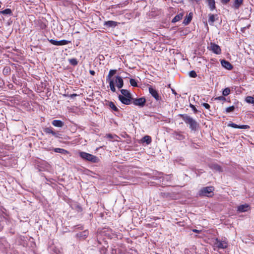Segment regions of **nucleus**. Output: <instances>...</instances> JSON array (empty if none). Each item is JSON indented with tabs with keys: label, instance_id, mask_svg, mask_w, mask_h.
Wrapping results in <instances>:
<instances>
[{
	"label": "nucleus",
	"instance_id": "obj_16",
	"mask_svg": "<svg viewBox=\"0 0 254 254\" xmlns=\"http://www.w3.org/2000/svg\"><path fill=\"white\" fill-rule=\"evenodd\" d=\"M117 25H118L117 22H116L114 21H112V20H109L107 21H105L104 24V26H106L108 27H112V28L115 27L116 26H117Z\"/></svg>",
	"mask_w": 254,
	"mask_h": 254
},
{
	"label": "nucleus",
	"instance_id": "obj_38",
	"mask_svg": "<svg viewBox=\"0 0 254 254\" xmlns=\"http://www.w3.org/2000/svg\"><path fill=\"white\" fill-rule=\"evenodd\" d=\"M129 82L131 86L134 87H136L137 86V82L135 79L131 78L130 79Z\"/></svg>",
	"mask_w": 254,
	"mask_h": 254
},
{
	"label": "nucleus",
	"instance_id": "obj_21",
	"mask_svg": "<svg viewBox=\"0 0 254 254\" xmlns=\"http://www.w3.org/2000/svg\"><path fill=\"white\" fill-rule=\"evenodd\" d=\"M117 70L116 69H111L109 71V72L108 73V75L107 77V81H110V80H114L113 79H111V77L116 73Z\"/></svg>",
	"mask_w": 254,
	"mask_h": 254
},
{
	"label": "nucleus",
	"instance_id": "obj_12",
	"mask_svg": "<svg viewBox=\"0 0 254 254\" xmlns=\"http://www.w3.org/2000/svg\"><path fill=\"white\" fill-rule=\"evenodd\" d=\"M229 127H231L233 128H240V129H249L250 128V126L248 125H238L235 123H230L228 125Z\"/></svg>",
	"mask_w": 254,
	"mask_h": 254
},
{
	"label": "nucleus",
	"instance_id": "obj_10",
	"mask_svg": "<svg viewBox=\"0 0 254 254\" xmlns=\"http://www.w3.org/2000/svg\"><path fill=\"white\" fill-rule=\"evenodd\" d=\"M250 206L248 204H242L238 206L237 211L239 212H245L250 209Z\"/></svg>",
	"mask_w": 254,
	"mask_h": 254
},
{
	"label": "nucleus",
	"instance_id": "obj_44",
	"mask_svg": "<svg viewBox=\"0 0 254 254\" xmlns=\"http://www.w3.org/2000/svg\"><path fill=\"white\" fill-rule=\"evenodd\" d=\"M89 72L92 75H94L95 74V72L94 70H90L89 71Z\"/></svg>",
	"mask_w": 254,
	"mask_h": 254
},
{
	"label": "nucleus",
	"instance_id": "obj_19",
	"mask_svg": "<svg viewBox=\"0 0 254 254\" xmlns=\"http://www.w3.org/2000/svg\"><path fill=\"white\" fill-rule=\"evenodd\" d=\"M52 124L54 126L59 127H62L64 125V123L62 121L57 120L53 121Z\"/></svg>",
	"mask_w": 254,
	"mask_h": 254
},
{
	"label": "nucleus",
	"instance_id": "obj_13",
	"mask_svg": "<svg viewBox=\"0 0 254 254\" xmlns=\"http://www.w3.org/2000/svg\"><path fill=\"white\" fill-rule=\"evenodd\" d=\"M115 82L118 88H121L124 85V81L121 76H116Z\"/></svg>",
	"mask_w": 254,
	"mask_h": 254
},
{
	"label": "nucleus",
	"instance_id": "obj_5",
	"mask_svg": "<svg viewBox=\"0 0 254 254\" xmlns=\"http://www.w3.org/2000/svg\"><path fill=\"white\" fill-rule=\"evenodd\" d=\"M49 42L53 45L56 46H63L65 45L70 43V41L66 40H62L60 41H57L54 39L49 40Z\"/></svg>",
	"mask_w": 254,
	"mask_h": 254
},
{
	"label": "nucleus",
	"instance_id": "obj_33",
	"mask_svg": "<svg viewBox=\"0 0 254 254\" xmlns=\"http://www.w3.org/2000/svg\"><path fill=\"white\" fill-rule=\"evenodd\" d=\"M230 93V89L229 88H225L222 92V94L224 96H226Z\"/></svg>",
	"mask_w": 254,
	"mask_h": 254
},
{
	"label": "nucleus",
	"instance_id": "obj_32",
	"mask_svg": "<svg viewBox=\"0 0 254 254\" xmlns=\"http://www.w3.org/2000/svg\"><path fill=\"white\" fill-rule=\"evenodd\" d=\"M246 101L248 103H254V97L252 96H248L246 98Z\"/></svg>",
	"mask_w": 254,
	"mask_h": 254
},
{
	"label": "nucleus",
	"instance_id": "obj_17",
	"mask_svg": "<svg viewBox=\"0 0 254 254\" xmlns=\"http://www.w3.org/2000/svg\"><path fill=\"white\" fill-rule=\"evenodd\" d=\"M152 178L154 180H160V182H161V181H164L165 177L163 176L162 173H159L157 175H153Z\"/></svg>",
	"mask_w": 254,
	"mask_h": 254
},
{
	"label": "nucleus",
	"instance_id": "obj_29",
	"mask_svg": "<svg viewBox=\"0 0 254 254\" xmlns=\"http://www.w3.org/2000/svg\"><path fill=\"white\" fill-rule=\"evenodd\" d=\"M109 106L114 111H118V108L115 106L113 102H110L109 103Z\"/></svg>",
	"mask_w": 254,
	"mask_h": 254
},
{
	"label": "nucleus",
	"instance_id": "obj_2",
	"mask_svg": "<svg viewBox=\"0 0 254 254\" xmlns=\"http://www.w3.org/2000/svg\"><path fill=\"white\" fill-rule=\"evenodd\" d=\"M79 155L84 160L91 163H98L99 161V158L97 156L85 152L80 151L79 153Z\"/></svg>",
	"mask_w": 254,
	"mask_h": 254
},
{
	"label": "nucleus",
	"instance_id": "obj_14",
	"mask_svg": "<svg viewBox=\"0 0 254 254\" xmlns=\"http://www.w3.org/2000/svg\"><path fill=\"white\" fill-rule=\"evenodd\" d=\"M209 167L217 172H222V169L221 167L217 164L211 163L209 165Z\"/></svg>",
	"mask_w": 254,
	"mask_h": 254
},
{
	"label": "nucleus",
	"instance_id": "obj_7",
	"mask_svg": "<svg viewBox=\"0 0 254 254\" xmlns=\"http://www.w3.org/2000/svg\"><path fill=\"white\" fill-rule=\"evenodd\" d=\"M146 102V99L144 97H141L137 99H134L133 100V104L136 106L143 107Z\"/></svg>",
	"mask_w": 254,
	"mask_h": 254
},
{
	"label": "nucleus",
	"instance_id": "obj_49",
	"mask_svg": "<svg viewBox=\"0 0 254 254\" xmlns=\"http://www.w3.org/2000/svg\"><path fill=\"white\" fill-rule=\"evenodd\" d=\"M194 0L196 1H198V0Z\"/></svg>",
	"mask_w": 254,
	"mask_h": 254
},
{
	"label": "nucleus",
	"instance_id": "obj_43",
	"mask_svg": "<svg viewBox=\"0 0 254 254\" xmlns=\"http://www.w3.org/2000/svg\"><path fill=\"white\" fill-rule=\"evenodd\" d=\"M230 0H221V2L224 4H227Z\"/></svg>",
	"mask_w": 254,
	"mask_h": 254
},
{
	"label": "nucleus",
	"instance_id": "obj_23",
	"mask_svg": "<svg viewBox=\"0 0 254 254\" xmlns=\"http://www.w3.org/2000/svg\"><path fill=\"white\" fill-rule=\"evenodd\" d=\"M54 151L55 152L63 154H65L68 153V151H67L65 149H64L63 148H54Z\"/></svg>",
	"mask_w": 254,
	"mask_h": 254
},
{
	"label": "nucleus",
	"instance_id": "obj_1",
	"mask_svg": "<svg viewBox=\"0 0 254 254\" xmlns=\"http://www.w3.org/2000/svg\"><path fill=\"white\" fill-rule=\"evenodd\" d=\"M179 116L182 117L185 123L189 126L191 130L196 131L198 129L199 124L192 117L188 114H180Z\"/></svg>",
	"mask_w": 254,
	"mask_h": 254
},
{
	"label": "nucleus",
	"instance_id": "obj_11",
	"mask_svg": "<svg viewBox=\"0 0 254 254\" xmlns=\"http://www.w3.org/2000/svg\"><path fill=\"white\" fill-rule=\"evenodd\" d=\"M221 64L223 67L228 70H231L233 67V65L229 62L225 60L221 61Z\"/></svg>",
	"mask_w": 254,
	"mask_h": 254
},
{
	"label": "nucleus",
	"instance_id": "obj_45",
	"mask_svg": "<svg viewBox=\"0 0 254 254\" xmlns=\"http://www.w3.org/2000/svg\"><path fill=\"white\" fill-rule=\"evenodd\" d=\"M192 231L195 233H199L200 232L199 230H196V229H193Z\"/></svg>",
	"mask_w": 254,
	"mask_h": 254
},
{
	"label": "nucleus",
	"instance_id": "obj_47",
	"mask_svg": "<svg viewBox=\"0 0 254 254\" xmlns=\"http://www.w3.org/2000/svg\"><path fill=\"white\" fill-rule=\"evenodd\" d=\"M84 233L85 234H84V236H87V233L86 232L84 231Z\"/></svg>",
	"mask_w": 254,
	"mask_h": 254
},
{
	"label": "nucleus",
	"instance_id": "obj_6",
	"mask_svg": "<svg viewBox=\"0 0 254 254\" xmlns=\"http://www.w3.org/2000/svg\"><path fill=\"white\" fill-rule=\"evenodd\" d=\"M148 90L149 93L157 101L161 100V97L159 96L156 89L153 88L152 87H149Z\"/></svg>",
	"mask_w": 254,
	"mask_h": 254
},
{
	"label": "nucleus",
	"instance_id": "obj_46",
	"mask_svg": "<svg viewBox=\"0 0 254 254\" xmlns=\"http://www.w3.org/2000/svg\"><path fill=\"white\" fill-rule=\"evenodd\" d=\"M76 96H77L76 94H71L70 96L71 98H73Z\"/></svg>",
	"mask_w": 254,
	"mask_h": 254
},
{
	"label": "nucleus",
	"instance_id": "obj_4",
	"mask_svg": "<svg viewBox=\"0 0 254 254\" xmlns=\"http://www.w3.org/2000/svg\"><path fill=\"white\" fill-rule=\"evenodd\" d=\"M214 190L212 187H206L203 188L199 191V194L202 196H209V194Z\"/></svg>",
	"mask_w": 254,
	"mask_h": 254
},
{
	"label": "nucleus",
	"instance_id": "obj_3",
	"mask_svg": "<svg viewBox=\"0 0 254 254\" xmlns=\"http://www.w3.org/2000/svg\"><path fill=\"white\" fill-rule=\"evenodd\" d=\"M208 49L217 55H219L221 53V50L220 46L214 43H211L210 45L208 47Z\"/></svg>",
	"mask_w": 254,
	"mask_h": 254
},
{
	"label": "nucleus",
	"instance_id": "obj_39",
	"mask_svg": "<svg viewBox=\"0 0 254 254\" xmlns=\"http://www.w3.org/2000/svg\"><path fill=\"white\" fill-rule=\"evenodd\" d=\"M216 100H219V101H226V98L224 97V96H219V97H216L215 99Z\"/></svg>",
	"mask_w": 254,
	"mask_h": 254
},
{
	"label": "nucleus",
	"instance_id": "obj_26",
	"mask_svg": "<svg viewBox=\"0 0 254 254\" xmlns=\"http://www.w3.org/2000/svg\"><path fill=\"white\" fill-rule=\"evenodd\" d=\"M121 92L122 94V95H123L125 97H129V98H131V97L130 93L127 90L122 89L121 90Z\"/></svg>",
	"mask_w": 254,
	"mask_h": 254
},
{
	"label": "nucleus",
	"instance_id": "obj_35",
	"mask_svg": "<svg viewBox=\"0 0 254 254\" xmlns=\"http://www.w3.org/2000/svg\"><path fill=\"white\" fill-rule=\"evenodd\" d=\"M69 63L72 65H76L78 64V62L76 59L73 58L69 59Z\"/></svg>",
	"mask_w": 254,
	"mask_h": 254
},
{
	"label": "nucleus",
	"instance_id": "obj_9",
	"mask_svg": "<svg viewBox=\"0 0 254 254\" xmlns=\"http://www.w3.org/2000/svg\"><path fill=\"white\" fill-rule=\"evenodd\" d=\"M118 98L119 100L124 104L129 105L131 103V97L129 98L127 97H125L121 95H119Z\"/></svg>",
	"mask_w": 254,
	"mask_h": 254
},
{
	"label": "nucleus",
	"instance_id": "obj_8",
	"mask_svg": "<svg viewBox=\"0 0 254 254\" xmlns=\"http://www.w3.org/2000/svg\"><path fill=\"white\" fill-rule=\"evenodd\" d=\"M216 245L219 249H224L227 248L228 242L226 240L221 241L216 239Z\"/></svg>",
	"mask_w": 254,
	"mask_h": 254
},
{
	"label": "nucleus",
	"instance_id": "obj_27",
	"mask_svg": "<svg viewBox=\"0 0 254 254\" xmlns=\"http://www.w3.org/2000/svg\"><path fill=\"white\" fill-rule=\"evenodd\" d=\"M217 16V15L209 14L208 22L210 25H212L214 22L215 21V17Z\"/></svg>",
	"mask_w": 254,
	"mask_h": 254
},
{
	"label": "nucleus",
	"instance_id": "obj_24",
	"mask_svg": "<svg viewBox=\"0 0 254 254\" xmlns=\"http://www.w3.org/2000/svg\"><path fill=\"white\" fill-rule=\"evenodd\" d=\"M183 17V14L182 13H179V14H177L172 19V23H176V22L179 21L181 19H182Z\"/></svg>",
	"mask_w": 254,
	"mask_h": 254
},
{
	"label": "nucleus",
	"instance_id": "obj_31",
	"mask_svg": "<svg viewBox=\"0 0 254 254\" xmlns=\"http://www.w3.org/2000/svg\"><path fill=\"white\" fill-rule=\"evenodd\" d=\"M175 135L176 138L179 140H182L185 138L184 136L180 132H175Z\"/></svg>",
	"mask_w": 254,
	"mask_h": 254
},
{
	"label": "nucleus",
	"instance_id": "obj_28",
	"mask_svg": "<svg viewBox=\"0 0 254 254\" xmlns=\"http://www.w3.org/2000/svg\"><path fill=\"white\" fill-rule=\"evenodd\" d=\"M108 82L109 83V86H110L111 90L113 92H116V88L115 87L114 80L108 81Z\"/></svg>",
	"mask_w": 254,
	"mask_h": 254
},
{
	"label": "nucleus",
	"instance_id": "obj_42",
	"mask_svg": "<svg viewBox=\"0 0 254 254\" xmlns=\"http://www.w3.org/2000/svg\"><path fill=\"white\" fill-rule=\"evenodd\" d=\"M9 71V68L8 67L4 68L3 69V72L4 74H8Z\"/></svg>",
	"mask_w": 254,
	"mask_h": 254
},
{
	"label": "nucleus",
	"instance_id": "obj_20",
	"mask_svg": "<svg viewBox=\"0 0 254 254\" xmlns=\"http://www.w3.org/2000/svg\"><path fill=\"white\" fill-rule=\"evenodd\" d=\"M210 9L212 11L215 9V2L214 0H207Z\"/></svg>",
	"mask_w": 254,
	"mask_h": 254
},
{
	"label": "nucleus",
	"instance_id": "obj_25",
	"mask_svg": "<svg viewBox=\"0 0 254 254\" xmlns=\"http://www.w3.org/2000/svg\"><path fill=\"white\" fill-rule=\"evenodd\" d=\"M192 19V13H190L187 17L184 19L183 23L185 25H188L190 23Z\"/></svg>",
	"mask_w": 254,
	"mask_h": 254
},
{
	"label": "nucleus",
	"instance_id": "obj_15",
	"mask_svg": "<svg viewBox=\"0 0 254 254\" xmlns=\"http://www.w3.org/2000/svg\"><path fill=\"white\" fill-rule=\"evenodd\" d=\"M44 131L46 133L52 134L53 136L57 137H59V135H60L59 132H55L51 127L46 128Z\"/></svg>",
	"mask_w": 254,
	"mask_h": 254
},
{
	"label": "nucleus",
	"instance_id": "obj_37",
	"mask_svg": "<svg viewBox=\"0 0 254 254\" xmlns=\"http://www.w3.org/2000/svg\"><path fill=\"white\" fill-rule=\"evenodd\" d=\"M189 76L190 77L195 78L197 76V74L195 71L191 70L189 72Z\"/></svg>",
	"mask_w": 254,
	"mask_h": 254
},
{
	"label": "nucleus",
	"instance_id": "obj_30",
	"mask_svg": "<svg viewBox=\"0 0 254 254\" xmlns=\"http://www.w3.org/2000/svg\"><path fill=\"white\" fill-rule=\"evenodd\" d=\"M106 136L111 140L112 139H114V140H117V138H118V136L117 135H113L112 134H106Z\"/></svg>",
	"mask_w": 254,
	"mask_h": 254
},
{
	"label": "nucleus",
	"instance_id": "obj_40",
	"mask_svg": "<svg viewBox=\"0 0 254 254\" xmlns=\"http://www.w3.org/2000/svg\"><path fill=\"white\" fill-rule=\"evenodd\" d=\"M201 105L203 107H204L205 108L207 109H209L210 108V105L207 103H203Z\"/></svg>",
	"mask_w": 254,
	"mask_h": 254
},
{
	"label": "nucleus",
	"instance_id": "obj_18",
	"mask_svg": "<svg viewBox=\"0 0 254 254\" xmlns=\"http://www.w3.org/2000/svg\"><path fill=\"white\" fill-rule=\"evenodd\" d=\"M151 141V137L149 135H145L141 139V143H146V144L147 145L150 144Z\"/></svg>",
	"mask_w": 254,
	"mask_h": 254
},
{
	"label": "nucleus",
	"instance_id": "obj_22",
	"mask_svg": "<svg viewBox=\"0 0 254 254\" xmlns=\"http://www.w3.org/2000/svg\"><path fill=\"white\" fill-rule=\"evenodd\" d=\"M243 0H235L233 5V7L235 9H238L241 5L243 3Z\"/></svg>",
	"mask_w": 254,
	"mask_h": 254
},
{
	"label": "nucleus",
	"instance_id": "obj_36",
	"mask_svg": "<svg viewBox=\"0 0 254 254\" xmlns=\"http://www.w3.org/2000/svg\"><path fill=\"white\" fill-rule=\"evenodd\" d=\"M234 110H235V107L234 106H232L227 108L226 109V112L227 113H230V112H233L234 111Z\"/></svg>",
	"mask_w": 254,
	"mask_h": 254
},
{
	"label": "nucleus",
	"instance_id": "obj_34",
	"mask_svg": "<svg viewBox=\"0 0 254 254\" xmlns=\"http://www.w3.org/2000/svg\"><path fill=\"white\" fill-rule=\"evenodd\" d=\"M0 13L4 15L10 14L11 13V10L9 8H6L0 11Z\"/></svg>",
	"mask_w": 254,
	"mask_h": 254
},
{
	"label": "nucleus",
	"instance_id": "obj_41",
	"mask_svg": "<svg viewBox=\"0 0 254 254\" xmlns=\"http://www.w3.org/2000/svg\"><path fill=\"white\" fill-rule=\"evenodd\" d=\"M190 107L193 111L194 113H196L197 112V110L196 109L194 105L190 104Z\"/></svg>",
	"mask_w": 254,
	"mask_h": 254
},
{
	"label": "nucleus",
	"instance_id": "obj_48",
	"mask_svg": "<svg viewBox=\"0 0 254 254\" xmlns=\"http://www.w3.org/2000/svg\"><path fill=\"white\" fill-rule=\"evenodd\" d=\"M165 177L167 178L168 177V176H166Z\"/></svg>",
	"mask_w": 254,
	"mask_h": 254
}]
</instances>
